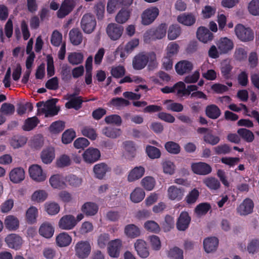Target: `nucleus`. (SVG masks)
Here are the masks:
<instances>
[{"label": "nucleus", "instance_id": "nucleus-1", "mask_svg": "<svg viewBox=\"0 0 259 259\" xmlns=\"http://www.w3.org/2000/svg\"><path fill=\"white\" fill-rule=\"evenodd\" d=\"M92 247L88 241H79L74 246L75 255L80 259L87 258L91 251Z\"/></svg>", "mask_w": 259, "mask_h": 259}, {"label": "nucleus", "instance_id": "nucleus-2", "mask_svg": "<svg viewBox=\"0 0 259 259\" xmlns=\"http://www.w3.org/2000/svg\"><path fill=\"white\" fill-rule=\"evenodd\" d=\"M235 32L237 37L242 41H251L254 38V34L252 30L241 24L235 26Z\"/></svg>", "mask_w": 259, "mask_h": 259}, {"label": "nucleus", "instance_id": "nucleus-3", "mask_svg": "<svg viewBox=\"0 0 259 259\" xmlns=\"http://www.w3.org/2000/svg\"><path fill=\"white\" fill-rule=\"evenodd\" d=\"M28 172L30 177L36 182H42L47 179V174L44 172L40 166L33 164L29 166Z\"/></svg>", "mask_w": 259, "mask_h": 259}, {"label": "nucleus", "instance_id": "nucleus-4", "mask_svg": "<svg viewBox=\"0 0 259 259\" xmlns=\"http://www.w3.org/2000/svg\"><path fill=\"white\" fill-rule=\"evenodd\" d=\"M159 14V10L156 7H150L143 11L141 15V23L144 25L151 24Z\"/></svg>", "mask_w": 259, "mask_h": 259}, {"label": "nucleus", "instance_id": "nucleus-5", "mask_svg": "<svg viewBox=\"0 0 259 259\" xmlns=\"http://www.w3.org/2000/svg\"><path fill=\"white\" fill-rule=\"evenodd\" d=\"M39 113H44L46 117H52L57 114L59 108L50 102L46 103L38 102L37 103Z\"/></svg>", "mask_w": 259, "mask_h": 259}, {"label": "nucleus", "instance_id": "nucleus-6", "mask_svg": "<svg viewBox=\"0 0 259 259\" xmlns=\"http://www.w3.org/2000/svg\"><path fill=\"white\" fill-rule=\"evenodd\" d=\"M96 21L94 16L87 14L83 15L81 21V27L86 33H91L95 29Z\"/></svg>", "mask_w": 259, "mask_h": 259}, {"label": "nucleus", "instance_id": "nucleus-7", "mask_svg": "<svg viewBox=\"0 0 259 259\" xmlns=\"http://www.w3.org/2000/svg\"><path fill=\"white\" fill-rule=\"evenodd\" d=\"M123 156L127 160H133L136 155L137 147L131 141H126L122 143Z\"/></svg>", "mask_w": 259, "mask_h": 259}, {"label": "nucleus", "instance_id": "nucleus-8", "mask_svg": "<svg viewBox=\"0 0 259 259\" xmlns=\"http://www.w3.org/2000/svg\"><path fill=\"white\" fill-rule=\"evenodd\" d=\"M76 225V221L74 216L67 214L62 217L58 222L59 227L65 230H70L73 229Z\"/></svg>", "mask_w": 259, "mask_h": 259}, {"label": "nucleus", "instance_id": "nucleus-9", "mask_svg": "<svg viewBox=\"0 0 259 259\" xmlns=\"http://www.w3.org/2000/svg\"><path fill=\"white\" fill-rule=\"evenodd\" d=\"M123 30V27L116 23H110L106 28L108 36L113 40H117L121 37Z\"/></svg>", "mask_w": 259, "mask_h": 259}, {"label": "nucleus", "instance_id": "nucleus-10", "mask_svg": "<svg viewBox=\"0 0 259 259\" xmlns=\"http://www.w3.org/2000/svg\"><path fill=\"white\" fill-rule=\"evenodd\" d=\"M78 1V0H65L57 12L58 17L62 18L69 14Z\"/></svg>", "mask_w": 259, "mask_h": 259}, {"label": "nucleus", "instance_id": "nucleus-11", "mask_svg": "<svg viewBox=\"0 0 259 259\" xmlns=\"http://www.w3.org/2000/svg\"><path fill=\"white\" fill-rule=\"evenodd\" d=\"M83 160L88 163H93L100 157V152L97 148H89L82 154Z\"/></svg>", "mask_w": 259, "mask_h": 259}, {"label": "nucleus", "instance_id": "nucleus-12", "mask_svg": "<svg viewBox=\"0 0 259 259\" xmlns=\"http://www.w3.org/2000/svg\"><path fill=\"white\" fill-rule=\"evenodd\" d=\"M9 178L13 183L18 184L21 183L25 178L24 169L21 167L13 168L9 173Z\"/></svg>", "mask_w": 259, "mask_h": 259}, {"label": "nucleus", "instance_id": "nucleus-13", "mask_svg": "<svg viewBox=\"0 0 259 259\" xmlns=\"http://www.w3.org/2000/svg\"><path fill=\"white\" fill-rule=\"evenodd\" d=\"M167 197L171 200H181L185 193V190L182 187H178L172 185L167 189Z\"/></svg>", "mask_w": 259, "mask_h": 259}, {"label": "nucleus", "instance_id": "nucleus-14", "mask_svg": "<svg viewBox=\"0 0 259 259\" xmlns=\"http://www.w3.org/2000/svg\"><path fill=\"white\" fill-rule=\"evenodd\" d=\"M55 232V228L52 223L49 222L42 223L38 230L39 235L43 237L50 239L52 237Z\"/></svg>", "mask_w": 259, "mask_h": 259}, {"label": "nucleus", "instance_id": "nucleus-15", "mask_svg": "<svg viewBox=\"0 0 259 259\" xmlns=\"http://www.w3.org/2000/svg\"><path fill=\"white\" fill-rule=\"evenodd\" d=\"M5 242L10 248L16 250L19 249L23 243L22 238L16 234L8 235L5 238Z\"/></svg>", "mask_w": 259, "mask_h": 259}, {"label": "nucleus", "instance_id": "nucleus-16", "mask_svg": "<svg viewBox=\"0 0 259 259\" xmlns=\"http://www.w3.org/2000/svg\"><path fill=\"white\" fill-rule=\"evenodd\" d=\"M134 247L137 254L142 258H146L149 255L146 242L143 239H139L134 243Z\"/></svg>", "mask_w": 259, "mask_h": 259}, {"label": "nucleus", "instance_id": "nucleus-17", "mask_svg": "<svg viewBox=\"0 0 259 259\" xmlns=\"http://www.w3.org/2000/svg\"><path fill=\"white\" fill-rule=\"evenodd\" d=\"M220 54H226L234 47L233 41L227 37L221 38L217 43Z\"/></svg>", "mask_w": 259, "mask_h": 259}, {"label": "nucleus", "instance_id": "nucleus-18", "mask_svg": "<svg viewBox=\"0 0 259 259\" xmlns=\"http://www.w3.org/2000/svg\"><path fill=\"white\" fill-rule=\"evenodd\" d=\"M193 68V64L187 60L180 61L175 65L176 71L179 75L188 73L191 71Z\"/></svg>", "mask_w": 259, "mask_h": 259}, {"label": "nucleus", "instance_id": "nucleus-19", "mask_svg": "<svg viewBox=\"0 0 259 259\" xmlns=\"http://www.w3.org/2000/svg\"><path fill=\"white\" fill-rule=\"evenodd\" d=\"M254 207L252 200L246 198L237 208V211L240 215H247L252 212Z\"/></svg>", "mask_w": 259, "mask_h": 259}, {"label": "nucleus", "instance_id": "nucleus-20", "mask_svg": "<svg viewBox=\"0 0 259 259\" xmlns=\"http://www.w3.org/2000/svg\"><path fill=\"white\" fill-rule=\"evenodd\" d=\"M145 171L143 166H136L128 172L127 180L128 182H133L141 179L144 175Z\"/></svg>", "mask_w": 259, "mask_h": 259}, {"label": "nucleus", "instance_id": "nucleus-21", "mask_svg": "<svg viewBox=\"0 0 259 259\" xmlns=\"http://www.w3.org/2000/svg\"><path fill=\"white\" fill-rule=\"evenodd\" d=\"M193 171L197 175H206L211 172V167L204 162L193 163L191 165Z\"/></svg>", "mask_w": 259, "mask_h": 259}, {"label": "nucleus", "instance_id": "nucleus-22", "mask_svg": "<svg viewBox=\"0 0 259 259\" xmlns=\"http://www.w3.org/2000/svg\"><path fill=\"white\" fill-rule=\"evenodd\" d=\"M121 241L119 239L112 240L108 243V253L112 257H118L121 247Z\"/></svg>", "mask_w": 259, "mask_h": 259}, {"label": "nucleus", "instance_id": "nucleus-23", "mask_svg": "<svg viewBox=\"0 0 259 259\" xmlns=\"http://www.w3.org/2000/svg\"><path fill=\"white\" fill-rule=\"evenodd\" d=\"M66 99L69 100L65 104L66 108L77 110L81 107L83 102L81 97L76 96L75 94H68Z\"/></svg>", "mask_w": 259, "mask_h": 259}, {"label": "nucleus", "instance_id": "nucleus-24", "mask_svg": "<svg viewBox=\"0 0 259 259\" xmlns=\"http://www.w3.org/2000/svg\"><path fill=\"white\" fill-rule=\"evenodd\" d=\"M124 233L127 238L134 239L140 236L141 232L139 227L135 224H130L124 227Z\"/></svg>", "mask_w": 259, "mask_h": 259}, {"label": "nucleus", "instance_id": "nucleus-25", "mask_svg": "<svg viewBox=\"0 0 259 259\" xmlns=\"http://www.w3.org/2000/svg\"><path fill=\"white\" fill-rule=\"evenodd\" d=\"M49 183L54 189H62L67 187L66 183L63 181L61 175L56 174L52 176L49 179Z\"/></svg>", "mask_w": 259, "mask_h": 259}, {"label": "nucleus", "instance_id": "nucleus-26", "mask_svg": "<svg viewBox=\"0 0 259 259\" xmlns=\"http://www.w3.org/2000/svg\"><path fill=\"white\" fill-rule=\"evenodd\" d=\"M197 37L200 41L206 43L212 39L213 34L207 28L201 26L198 28Z\"/></svg>", "mask_w": 259, "mask_h": 259}, {"label": "nucleus", "instance_id": "nucleus-27", "mask_svg": "<svg viewBox=\"0 0 259 259\" xmlns=\"http://www.w3.org/2000/svg\"><path fill=\"white\" fill-rule=\"evenodd\" d=\"M72 237L66 232H62L56 237V243L60 247H67L72 242Z\"/></svg>", "mask_w": 259, "mask_h": 259}, {"label": "nucleus", "instance_id": "nucleus-28", "mask_svg": "<svg viewBox=\"0 0 259 259\" xmlns=\"http://www.w3.org/2000/svg\"><path fill=\"white\" fill-rule=\"evenodd\" d=\"M191 218L187 212H182L177 222V228L179 230L184 231L188 228Z\"/></svg>", "mask_w": 259, "mask_h": 259}, {"label": "nucleus", "instance_id": "nucleus-29", "mask_svg": "<svg viewBox=\"0 0 259 259\" xmlns=\"http://www.w3.org/2000/svg\"><path fill=\"white\" fill-rule=\"evenodd\" d=\"M4 224L7 229L13 231L17 230L19 227V221L18 219L13 215H9L6 217Z\"/></svg>", "mask_w": 259, "mask_h": 259}, {"label": "nucleus", "instance_id": "nucleus-30", "mask_svg": "<svg viewBox=\"0 0 259 259\" xmlns=\"http://www.w3.org/2000/svg\"><path fill=\"white\" fill-rule=\"evenodd\" d=\"M81 210L87 216H93L97 213L98 206L95 203L87 202L81 206Z\"/></svg>", "mask_w": 259, "mask_h": 259}, {"label": "nucleus", "instance_id": "nucleus-31", "mask_svg": "<svg viewBox=\"0 0 259 259\" xmlns=\"http://www.w3.org/2000/svg\"><path fill=\"white\" fill-rule=\"evenodd\" d=\"M218 244L219 240L215 237H210L205 239L203 241L205 251L207 253L215 251L218 247Z\"/></svg>", "mask_w": 259, "mask_h": 259}, {"label": "nucleus", "instance_id": "nucleus-32", "mask_svg": "<svg viewBox=\"0 0 259 259\" xmlns=\"http://www.w3.org/2000/svg\"><path fill=\"white\" fill-rule=\"evenodd\" d=\"M178 21L186 26H191L196 21L195 16L191 13H183L177 17Z\"/></svg>", "mask_w": 259, "mask_h": 259}, {"label": "nucleus", "instance_id": "nucleus-33", "mask_svg": "<svg viewBox=\"0 0 259 259\" xmlns=\"http://www.w3.org/2000/svg\"><path fill=\"white\" fill-rule=\"evenodd\" d=\"M93 170L96 177L102 179L105 176L106 173L110 170V168L105 163H101L94 165Z\"/></svg>", "mask_w": 259, "mask_h": 259}, {"label": "nucleus", "instance_id": "nucleus-34", "mask_svg": "<svg viewBox=\"0 0 259 259\" xmlns=\"http://www.w3.org/2000/svg\"><path fill=\"white\" fill-rule=\"evenodd\" d=\"M145 55L140 54L136 56L133 61V67L137 70L144 68L147 64Z\"/></svg>", "mask_w": 259, "mask_h": 259}, {"label": "nucleus", "instance_id": "nucleus-35", "mask_svg": "<svg viewBox=\"0 0 259 259\" xmlns=\"http://www.w3.org/2000/svg\"><path fill=\"white\" fill-rule=\"evenodd\" d=\"M38 209L34 206H30L26 212V222L30 224H33L36 222L38 217Z\"/></svg>", "mask_w": 259, "mask_h": 259}, {"label": "nucleus", "instance_id": "nucleus-36", "mask_svg": "<svg viewBox=\"0 0 259 259\" xmlns=\"http://www.w3.org/2000/svg\"><path fill=\"white\" fill-rule=\"evenodd\" d=\"M55 157L54 149L52 148H49L44 150L41 154V159L43 163L50 164L54 160Z\"/></svg>", "mask_w": 259, "mask_h": 259}, {"label": "nucleus", "instance_id": "nucleus-37", "mask_svg": "<svg viewBox=\"0 0 259 259\" xmlns=\"http://www.w3.org/2000/svg\"><path fill=\"white\" fill-rule=\"evenodd\" d=\"M69 38L71 42L74 45H78L82 40L81 32L77 28H73L69 32Z\"/></svg>", "mask_w": 259, "mask_h": 259}, {"label": "nucleus", "instance_id": "nucleus-38", "mask_svg": "<svg viewBox=\"0 0 259 259\" xmlns=\"http://www.w3.org/2000/svg\"><path fill=\"white\" fill-rule=\"evenodd\" d=\"M145 196L144 191L141 188H136L131 193V200L134 203H139L142 201Z\"/></svg>", "mask_w": 259, "mask_h": 259}, {"label": "nucleus", "instance_id": "nucleus-39", "mask_svg": "<svg viewBox=\"0 0 259 259\" xmlns=\"http://www.w3.org/2000/svg\"><path fill=\"white\" fill-rule=\"evenodd\" d=\"M102 134L109 138L116 139L120 136L122 132L119 128L105 127L102 130Z\"/></svg>", "mask_w": 259, "mask_h": 259}, {"label": "nucleus", "instance_id": "nucleus-40", "mask_svg": "<svg viewBox=\"0 0 259 259\" xmlns=\"http://www.w3.org/2000/svg\"><path fill=\"white\" fill-rule=\"evenodd\" d=\"M161 166L163 172L166 175H172L175 173L176 166L175 163L169 160H165L162 162Z\"/></svg>", "mask_w": 259, "mask_h": 259}, {"label": "nucleus", "instance_id": "nucleus-41", "mask_svg": "<svg viewBox=\"0 0 259 259\" xmlns=\"http://www.w3.org/2000/svg\"><path fill=\"white\" fill-rule=\"evenodd\" d=\"M123 3L124 5H130L133 3V0H110L109 1L107 10L108 13H112L116 10L119 3Z\"/></svg>", "mask_w": 259, "mask_h": 259}, {"label": "nucleus", "instance_id": "nucleus-42", "mask_svg": "<svg viewBox=\"0 0 259 259\" xmlns=\"http://www.w3.org/2000/svg\"><path fill=\"white\" fill-rule=\"evenodd\" d=\"M203 183L211 190H217L220 186L219 181L213 177H207L203 179Z\"/></svg>", "mask_w": 259, "mask_h": 259}, {"label": "nucleus", "instance_id": "nucleus-43", "mask_svg": "<svg viewBox=\"0 0 259 259\" xmlns=\"http://www.w3.org/2000/svg\"><path fill=\"white\" fill-rule=\"evenodd\" d=\"M48 194V193L44 190H38L33 192L31 195V200L32 201L40 203L45 201Z\"/></svg>", "mask_w": 259, "mask_h": 259}, {"label": "nucleus", "instance_id": "nucleus-44", "mask_svg": "<svg viewBox=\"0 0 259 259\" xmlns=\"http://www.w3.org/2000/svg\"><path fill=\"white\" fill-rule=\"evenodd\" d=\"M163 104L168 110L174 112H181L183 111L184 107L182 104L173 102L171 100H166L163 101Z\"/></svg>", "mask_w": 259, "mask_h": 259}, {"label": "nucleus", "instance_id": "nucleus-45", "mask_svg": "<svg viewBox=\"0 0 259 259\" xmlns=\"http://www.w3.org/2000/svg\"><path fill=\"white\" fill-rule=\"evenodd\" d=\"M206 114L208 117L212 119H217L221 115V110L215 105H210L206 108Z\"/></svg>", "mask_w": 259, "mask_h": 259}, {"label": "nucleus", "instance_id": "nucleus-46", "mask_svg": "<svg viewBox=\"0 0 259 259\" xmlns=\"http://www.w3.org/2000/svg\"><path fill=\"white\" fill-rule=\"evenodd\" d=\"M145 230L153 233H158L160 231L159 225L155 221L148 220L144 223L143 226Z\"/></svg>", "mask_w": 259, "mask_h": 259}, {"label": "nucleus", "instance_id": "nucleus-47", "mask_svg": "<svg viewBox=\"0 0 259 259\" xmlns=\"http://www.w3.org/2000/svg\"><path fill=\"white\" fill-rule=\"evenodd\" d=\"M65 183H67L72 187H78L82 182V179L74 175H69L66 176L65 178Z\"/></svg>", "mask_w": 259, "mask_h": 259}, {"label": "nucleus", "instance_id": "nucleus-48", "mask_svg": "<svg viewBox=\"0 0 259 259\" xmlns=\"http://www.w3.org/2000/svg\"><path fill=\"white\" fill-rule=\"evenodd\" d=\"M130 14L131 12L129 10L122 9L116 15L115 20L118 23H124L130 18Z\"/></svg>", "mask_w": 259, "mask_h": 259}, {"label": "nucleus", "instance_id": "nucleus-49", "mask_svg": "<svg viewBox=\"0 0 259 259\" xmlns=\"http://www.w3.org/2000/svg\"><path fill=\"white\" fill-rule=\"evenodd\" d=\"M72 161L70 157L66 154L59 156L56 160V164L57 167L63 168L69 166L71 164Z\"/></svg>", "mask_w": 259, "mask_h": 259}, {"label": "nucleus", "instance_id": "nucleus-50", "mask_svg": "<svg viewBox=\"0 0 259 259\" xmlns=\"http://www.w3.org/2000/svg\"><path fill=\"white\" fill-rule=\"evenodd\" d=\"M46 211L50 215H55L60 211V206L55 202H48L45 203Z\"/></svg>", "mask_w": 259, "mask_h": 259}, {"label": "nucleus", "instance_id": "nucleus-51", "mask_svg": "<svg viewBox=\"0 0 259 259\" xmlns=\"http://www.w3.org/2000/svg\"><path fill=\"white\" fill-rule=\"evenodd\" d=\"M83 56L81 53L73 52L69 54L68 60L72 65H78L82 63Z\"/></svg>", "mask_w": 259, "mask_h": 259}, {"label": "nucleus", "instance_id": "nucleus-52", "mask_svg": "<svg viewBox=\"0 0 259 259\" xmlns=\"http://www.w3.org/2000/svg\"><path fill=\"white\" fill-rule=\"evenodd\" d=\"M129 104V101L122 98H114L110 101L108 103V105L110 106H114L117 109H119L124 106L128 105Z\"/></svg>", "mask_w": 259, "mask_h": 259}, {"label": "nucleus", "instance_id": "nucleus-53", "mask_svg": "<svg viewBox=\"0 0 259 259\" xmlns=\"http://www.w3.org/2000/svg\"><path fill=\"white\" fill-rule=\"evenodd\" d=\"M248 12L254 16H259V0H251L247 5Z\"/></svg>", "mask_w": 259, "mask_h": 259}, {"label": "nucleus", "instance_id": "nucleus-54", "mask_svg": "<svg viewBox=\"0 0 259 259\" xmlns=\"http://www.w3.org/2000/svg\"><path fill=\"white\" fill-rule=\"evenodd\" d=\"M181 34L180 27L177 25H171L169 27L167 37L169 40L176 39Z\"/></svg>", "mask_w": 259, "mask_h": 259}, {"label": "nucleus", "instance_id": "nucleus-55", "mask_svg": "<svg viewBox=\"0 0 259 259\" xmlns=\"http://www.w3.org/2000/svg\"><path fill=\"white\" fill-rule=\"evenodd\" d=\"M39 120L36 117H32L25 120L24 125L22 126L23 130L30 131L34 128L38 123Z\"/></svg>", "mask_w": 259, "mask_h": 259}, {"label": "nucleus", "instance_id": "nucleus-56", "mask_svg": "<svg viewBox=\"0 0 259 259\" xmlns=\"http://www.w3.org/2000/svg\"><path fill=\"white\" fill-rule=\"evenodd\" d=\"M180 47L176 42L169 43L166 48V55L168 57H174L176 56L179 51Z\"/></svg>", "mask_w": 259, "mask_h": 259}, {"label": "nucleus", "instance_id": "nucleus-57", "mask_svg": "<svg viewBox=\"0 0 259 259\" xmlns=\"http://www.w3.org/2000/svg\"><path fill=\"white\" fill-rule=\"evenodd\" d=\"M148 240L152 249L159 250L161 247V243L158 236L154 235H150L148 237Z\"/></svg>", "mask_w": 259, "mask_h": 259}, {"label": "nucleus", "instance_id": "nucleus-58", "mask_svg": "<svg viewBox=\"0 0 259 259\" xmlns=\"http://www.w3.org/2000/svg\"><path fill=\"white\" fill-rule=\"evenodd\" d=\"M27 142V138L23 136H14L11 140V145L15 149L19 148L24 145Z\"/></svg>", "mask_w": 259, "mask_h": 259}, {"label": "nucleus", "instance_id": "nucleus-59", "mask_svg": "<svg viewBox=\"0 0 259 259\" xmlns=\"http://www.w3.org/2000/svg\"><path fill=\"white\" fill-rule=\"evenodd\" d=\"M167 256L168 259H183V252L179 248L175 247L169 249Z\"/></svg>", "mask_w": 259, "mask_h": 259}, {"label": "nucleus", "instance_id": "nucleus-60", "mask_svg": "<svg viewBox=\"0 0 259 259\" xmlns=\"http://www.w3.org/2000/svg\"><path fill=\"white\" fill-rule=\"evenodd\" d=\"M165 148L166 151L171 154H177L180 153L181 147L176 142L172 141L167 142L165 144Z\"/></svg>", "mask_w": 259, "mask_h": 259}, {"label": "nucleus", "instance_id": "nucleus-61", "mask_svg": "<svg viewBox=\"0 0 259 259\" xmlns=\"http://www.w3.org/2000/svg\"><path fill=\"white\" fill-rule=\"evenodd\" d=\"M141 184L146 190L150 191L154 187L155 181L153 177L148 176L142 180Z\"/></svg>", "mask_w": 259, "mask_h": 259}, {"label": "nucleus", "instance_id": "nucleus-62", "mask_svg": "<svg viewBox=\"0 0 259 259\" xmlns=\"http://www.w3.org/2000/svg\"><path fill=\"white\" fill-rule=\"evenodd\" d=\"M233 68L231 62L229 60H224L221 63V70L223 75L228 78L230 76V73Z\"/></svg>", "mask_w": 259, "mask_h": 259}, {"label": "nucleus", "instance_id": "nucleus-63", "mask_svg": "<svg viewBox=\"0 0 259 259\" xmlns=\"http://www.w3.org/2000/svg\"><path fill=\"white\" fill-rule=\"evenodd\" d=\"M246 249L249 254H254L259 250V240L254 239L250 240L247 244Z\"/></svg>", "mask_w": 259, "mask_h": 259}, {"label": "nucleus", "instance_id": "nucleus-64", "mask_svg": "<svg viewBox=\"0 0 259 259\" xmlns=\"http://www.w3.org/2000/svg\"><path fill=\"white\" fill-rule=\"evenodd\" d=\"M204 141L211 145H217L220 141L219 136L213 135L211 131L208 132L203 137Z\"/></svg>", "mask_w": 259, "mask_h": 259}]
</instances>
